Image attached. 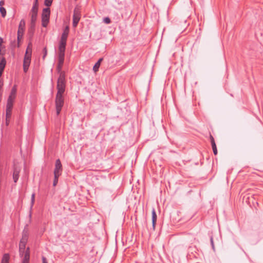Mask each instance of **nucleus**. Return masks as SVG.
<instances>
[{
    "mask_svg": "<svg viewBox=\"0 0 263 263\" xmlns=\"http://www.w3.org/2000/svg\"><path fill=\"white\" fill-rule=\"evenodd\" d=\"M25 27V21L24 20H21L20 22V24H19L17 32H18L19 33H24Z\"/></svg>",
    "mask_w": 263,
    "mask_h": 263,
    "instance_id": "obj_14",
    "label": "nucleus"
},
{
    "mask_svg": "<svg viewBox=\"0 0 263 263\" xmlns=\"http://www.w3.org/2000/svg\"><path fill=\"white\" fill-rule=\"evenodd\" d=\"M103 22L106 24H109L111 22V21H110V19L108 17H105L103 20Z\"/></svg>",
    "mask_w": 263,
    "mask_h": 263,
    "instance_id": "obj_28",
    "label": "nucleus"
},
{
    "mask_svg": "<svg viewBox=\"0 0 263 263\" xmlns=\"http://www.w3.org/2000/svg\"><path fill=\"white\" fill-rule=\"evenodd\" d=\"M30 63V61H29L28 60L27 61L26 60H24L23 65L29 66Z\"/></svg>",
    "mask_w": 263,
    "mask_h": 263,
    "instance_id": "obj_31",
    "label": "nucleus"
},
{
    "mask_svg": "<svg viewBox=\"0 0 263 263\" xmlns=\"http://www.w3.org/2000/svg\"><path fill=\"white\" fill-rule=\"evenodd\" d=\"M28 68H29V66L23 65V69H24V72H27V71L28 69Z\"/></svg>",
    "mask_w": 263,
    "mask_h": 263,
    "instance_id": "obj_35",
    "label": "nucleus"
},
{
    "mask_svg": "<svg viewBox=\"0 0 263 263\" xmlns=\"http://www.w3.org/2000/svg\"><path fill=\"white\" fill-rule=\"evenodd\" d=\"M61 175H60V174H54V180H53V185L54 186L57 185V184L58 182L59 177Z\"/></svg>",
    "mask_w": 263,
    "mask_h": 263,
    "instance_id": "obj_20",
    "label": "nucleus"
},
{
    "mask_svg": "<svg viewBox=\"0 0 263 263\" xmlns=\"http://www.w3.org/2000/svg\"><path fill=\"white\" fill-rule=\"evenodd\" d=\"M210 242H211V244L213 249L214 250V241H213V237H211V238H210Z\"/></svg>",
    "mask_w": 263,
    "mask_h": 263,
    "instance_id": "obj_32",
    "label": "nucleus"
},
{
    "mask_svg": "<svg viewBox=\"0 0 263 263\" xmlns=\"http://www.w3.org/2000/svg\"><path fill=\"white\" fill-rule=\"evenodd\" d=\"M50 10L49 8H44L42 14V25L46 27L49 22Z\"/></svg>",
    "mask_w": 263,
    "mask_h": 263,
    "instance_id": "obj_5",
    "label": "nucleus"
},
{
    "mask_svg": "<svg viewBox=\"0 0 263 263\" xmlns=\"http://www.w3.org/2000/svg\"><path fill=\"white\" fill-rule=\"evenodd\" d=\"M34 29L33 31L32 29H31V27H30L29 28V33L31 34V35H33V34L34 33Z\"/></svg>",
    "mask_w": 263,
    "mask_h": 263,
    "instance_id": "obj_37",
    "label": "nucleus"
},
{
    "mask_svg": "<svg viewBox=\"0 0 263 263\" xmlns=\"http://www.w3.org/2000/svg\"><path fill=\"white\" fill-rule=\"evenodd\" d=\"M19 173L20 171L17 170L16 168L14 170L13 174V179L14 182H16L19 178Z\"/></svg>",
    "mask_w": 263,
    "mask_h": 263,
    "instance_id": "obj_17",
    "label": "nucleus"
},
{
    "mask_svg": "<svg viewBox=\"0 0 263 263\" xmlns=\"http://www.w3.org/2000/svg\"><path fill=\"white\" fill-rule=\"evenodd\" d=\"M42 259L43 263H48L47 260L45 256H42Z\"/></svg>",
    "mask_w": 263,
    "mask_h": 263,
    "instance_id": "obj_34",
    "label": "nucleus"
},
{
    "mask_svg": "<svg viewBox=\"0 0 263 263\" xmlns=\"http://www.w3.org/2000/svg\"><path fill=\"white\" fill-rule=\"evenodd\" d=\"M23 33H19L18 32H17V41H18V43H19L20 41L22 39V37H23Z\"/></svg>",
    "mask_w": 263,
    "mask_h": 263,
    "instance_id": "obj_29",
    "label": "nucleus"
},
{
    "mask_svg": "<svg viewBox=\"0 0 263 263\" xmlns=\"http://www.w3.org/2000/svg\"><path fill=\"white\" fill-rule=\"evenodd\" d=\"M210 138L211 144L214 143H215L214 137L211 135H210Z\"/></svg>",
    "mask_w": 263,
    "mask_h": 263,
    "instance_id": "obj_33",
    "label": "nucleus"
},
{
    "mask_svg": "<svg viewBox=\"0 0 263 263\" xmlns=\"http://www.w3.org/2000/svg\"><path fill=\"white\" fill-rule=\"evenodd\" d=\"M31 48L29 47L28 46L26 51V54L24 57V60H26L27 61H31Z\"/></svg>",
    "mask_w": 263,
    "mask_h": 263,
    "instance_id": "obj_15",
    "label": "nucleus"
},
{
    "mask_svg": "<svg viewBox=\"0 0 263 263\" xmlns=\"http://www.w3.org/2000/svg\"><path fill=\"white\" fill-rule=\"evenodd\" d=\"M64 99L63 97V94L57 93L55 104L56 108V112L58 116L60 114L62 108L64 105Z\"/></svg>",
    "mask_w": 263,
    "mask_h": 263,
    "instance_id": "obj_2",
    "label": "nucleus"
},
{
    "mask_svg": "<svg viewBox=\"0 0 263 263\" xmlns=\"http://www.w3.org/2000/svg\"><path fill=\"white\" fill-rule=\"evenodd\" d=\"M23 258L22 263H29L30 259V251L29 248L26 249V251L25 253L24 256H23Z\"/></svg>",
    "mask_w": 263,
    "mask_h": 263,
    "instance_id": "obj_11",
    "label": "nucleus"
},
{
    "mask_svg": "<svg viewBox=\"0 0 263 263\" xmlns=\"http://www.w3.org/2000/svg\"><path fill=\"white\" fill-rule=\"evenodd\" d=\"M211 145H212V147L213 149L214 154L215 155H216L217 154V149L216 143H214L212 144Z\"/></svg>",
    "mask_w": 263,
    "mask_h": 263,
    "instance_id": "obj_23",
    "label": "nucleus"
},
{
    "mask_svg": "<svg viewBox=\"0 0 263 263\" xmlns=\"http://www.w3.org/2000/svg\"><path fill=\"white\" fill-rule=\"evenodd\" d=\"M12 115V111L6 110V118L10 119Z\"/></svg>",
    "mask_w": 263,
    "mask_h": 263,
    "instance_id": "obj_27",
    "label": "nucleus"
},
{
    "mask_svg": "<svg viewBox=\"0 0 263 263\" xmlns=\"http://www.w3.org/2000/svg\"><path fill=\"white\" fill-rule=\"evenodd\" d=\"M152 221L153 220H157V214L155 211V210L154 209L152 210Z\"/></svg>",
    "mask_w": 263,
    "mask_h": 263,
    "instance_id": "obj_24",
    "label": "nucleus"
},
{
    "mask_svg": "<svg viewBox=\"0 0 263 263\" xmlns=\"http://www.w3.org/2000/svg\"><path fill=\"white\" fill-rule=\"evenodd\" d=\"M62 165L59 159L55 161V168L54 170V174H62Z\"/></svg>",
    "mask_w": 263,
    "mask_h": 263,
    "instance_id": "obj_6",
    "label": "nucleus"
},
{
    "mask_svg": "<svg viewBox=\"0 0 263 263\" xmlns=\"http://www.w3.org/2000/svg\"><path fill=\"white\" fill-rule=\"evenodd\" d=\"M9 122H10V119L9 118H6V126H8L9 124Z\"/></svg>",
    "mask_w": 263,
    "mask_h": 263,
    "instance_id": "obj_38",
    "label": "nucleus"
},
{
    "mask_svg": "<svg viewBox=\"0 0 263 263\" xmlns=\"http://www.w3.org/2000/svg\"><path fill=\"white\" fill-rule=\"evenodd\" d=\"M156 221L157 220H153L152 221V224H153V229L154 230H155V225H156Z\"/></svg>",
    "mask_w": 263,
    "mask_h": 263,
    "instance_id": "obj_36",
    "label": "nucleus"
},
{
    "mask_svg": "<svg viewBox=\"0 0 263 263\" xmlns=\"http://www.w3.org/2000/svg\"><path fill=\"white\" fill-rule=\"evenodd\" d=\"M53 0H45L44 4L47 7H49L51 5Z\"/></svg>",
    "mask_w": 263,
    "mask_h": 263,
    "instance_id": "obj_25",
    "label": "nucleus"
},
{
    "mask_svg": "<svg viewBox=\"0 0 263 263\" xmlns=\"http://www.w3.org/2000/svg\"><path fill=\"white\" fill-rule=\"evenodd\" d=\"M102 61L103 58L99 59L97 62L93 66V70L95 72H96L99 70V68L100 66L101 63Z\"/></svg>",
    "mask_w": 263,
    "mask_h": 263,
    "instance_id": "obj_16",
    "label": "nucleus"
},
{
    "mask_svg": "<svg viewBox=\"0 0 263 263\" xmlns=\"http://www.w3.org/2000/svg\"><path fill=\"white\" fill-rule=\"evenodd\" d=\"M38 0H35L32 7L31 12H37L38 11Z\"/></svg>",
    "mask_w": 263,
    "mask_h": 263,
    "instance_id": "obj_18",
    "label": "nucleus"
},
{
    "mask_svg": "<svg viewBox=\"0 0 263 263\" xmlns=\"http://www.w3.org/2000/svg\"><path fill=\"white\" fill-rule=\"evenodd\" d=\"M35 200V193H33L31 195V207L32 208L34 204Z\"/></svg>",
    "mask_w": 263,
    "mask_h": 263,
    "instance_id": "obj_26",
    "label": "nucleus"
},
{
    "mask_svg": "<svg viewBox=\"0 0 263 263\" xmlns=\"http://www.w3.org/2000/svg\"><path fill=\"white\" fill-rule=\"evenodd\" d=\"M14 101L10 100V99H7L6 110L12 111Z\"/></svg>",
    "mask_w": 263,
    "mask_h": 263,
    "instance_id": "obj_12",
    "label": "nucleus"
},
{
    "mask_svg": "<svg viewBox=\"0 0 263 263\" xmlns=\"http://www.w3.org/2000/svg\"><path fill=\"white\" fill-rule=\"evenodd\" d=\"M27 243L21 241L20 242L19 244V252L20 255L22 256H24L25 253L26 251V250H25L26 248V245Z\"/></svg>",
    "mask_w": 263,
    "mask_h": 263,
    "instance_id": "obj_10",
    "label": "nucleus"
},
{
    "mask_svg": "<svg viewBox=\"0 0 263 263\" xmlns=\"http://www.w3.org/2000/svg\"><path fill=\"white\" fill-rule=\"evenodd\" d=\"M29 237V231L28 229L26 227L23 231L22 237L21 239V241H23L27 243Z\"/></svg>",
    "mask_w": 263,
    "mask_h": 263,
    "instance_id": "obj_8",
    "label": "nucleus"
},
{
    "mask_svg": "<svg viewBox=\"0 0 263 263\" xmlns=\"http://www.w3.org/2000/svg\"><path fill=\"white\" fill-rule=\"evenodd\" d=\"M0 12L2 14V16L4 17L6 15V10L4 7H0Z\"/></svg>",
    "mask_w": 263,
    "mask_h": 263,
    "instance_id": "obj_22",
    "label": "nucleus"
},
{
    "mask_svg": "<svg viewBox=\"0 0 263 263\" xmlns=\"http://www.w3.org/2000/svg\"><path fill=\"white\" fill-rule=\"evenodd\" d=\"M6 61L5 58L3 57L0 61V77L2 76V73L5 67Z\"/></svg>",
    "mask_w": 263,
    "mask_h": 263,
    "instance_id": "obj_13",
    "label": "nucleus"
},
{
    "mask_svg": "<svg viewBox=\"0 0 263 263\" xmlns=\"http://www.w3.org/2000/svg\"><path fill=\"white\" fill-rule=\"evenodd\" d=\"M69 27H68V26H67L64 28L63 32L62 34L60 41L59 43V49L65 50L66 43H67V37H68V36L69 34Z\"/></svg>",
    "mask_w": 263,
    "mask_h": 263,
    "instance_id": "obj_3",
    "label": "nucleus"
},
{
    "mask_svg": "<svg viewBox=\"0 0 263 263\" xmlns=\"http://www.w3.org/2000/svg\"><path fill=\"white\" fill-rule=\"evenodd\" d=\"M65 73H61L57 80V93H62L65 91L66 88V79Z\"/></svg>",
    "mask_w": 263,
    "mask_h": 263,
    "instance_id": "obj_1",
    "label": "nucleus"
},
{
    "mask_svg": "<svg viewBox=\"0 0 263 263\" xmlns=\"http://www.w3.org/2000/svg\"><path fill=\"white\" fill-rule=\"evenodd\" d=\"M79 20H80L79 18L76 17L75 15H73V22H72V25H73V27H76L77 26Z\"/></svg>",
    "mask_w": 263,
    "mask_h": 263,
    "instance_id": "obj_21",
    "label": "nucleus"
},
{
    "mask_svg": "<svg viewBox=\"0 0 263 263\" xmlns=\"http://www.w3.org/2000/svg\"><path fill=\"white\" fill-rule=\"evenodd\" d=\"M43 52H44V55H43V59H44L47 54V49L46 47L44 48Z\"/></svg>",
    "mask_w": 263,
    "mask_h": 263,
    "instance_id": "obj_30",
    "label": "nucleus"
},
{
    "mask_svg": "<svg viewBox=\"0 0 263 263\" xmlns=\"http://www.w3.org/2000/svg\"><path fill=\"white\" fill-rule=\"evenodd\" d=\"M59 51L58 64L57 66V70L59 75H60L61 73H65L64 71H62V68L64 62L65 50L59 49Z\"/></svg>",
    "mask_w": 263,
    "mask_h": 263,
    "instance_id": "obj_4",
    "label": "nucleus"
},
{
    "mask_svg": "<svg viewBox=\"0 0 263 263\" xmlns=\"http://www.w3.org/2000/svg\"><path fill=\"white\" fill-rule=\"evenodd\" d=\"M16 92H17V86L16 85H14L11 90L10 93L8 98V99H10V100H15L16 98Z\"/></svg>",
    "mask_w": 263,
    "mask_h": 263,
    "instance_id": "obj_9",
    "label": "nucleus"
},
{
    "mask_svg": "<svg viewBox=\"0 0 263 263\" xmlns=\"http://www.w3.org/2000/svg\"><path fill=\"white\" fill-rule=\"evenodd\" d=\"M31 29L33 31L35 29V22L37 19V12H31Z\"/></svg>",
    "mask_w": 263,
    "mask_h": 263,
    "instance_id": "obj_7",
    "label": "nucleus"
},
{
    "mask_svg": "<svg viewBox=\"0 0 263 263\" xmlns=\"http://www.w3.org/2000/svg\"><path fill=\"white\" fill-rule=\"evenodd\" d=\"M9 255L8 254H5L2 259L1 263H9Z\"/></svg>",
    "mask_w": 263,
    "mask_h": 263,
    "instance_id": "obj_19",
    "label": "nucleus"
},
{
    "mask_svg": "<svg viewBox=\"0 0 263 263\" xmlns=\"http://www.w3.org/2000/svg\"><path fill=\"white\" fill-rule=\"evenodd\" d=\"M4 2L3 1H1L0 2V6H2L3 5H4Z\"/></svg>",
    "mask_w": 263,
    "mask_h": 263,
    "instance_id": "obj_39",
    "label": "nucleus"
}]
</instances>
